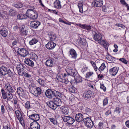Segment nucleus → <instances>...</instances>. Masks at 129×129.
<instances>
[{"label":"nucleus","mask_w":129,"mask_h":129,"mask_svg":"<svg viewBox=\"0 0 129 129\" xmlns=\"http://www.w3.org/2000/svg\"><path fill=\"white\" fill-rule=\"evenodd\" d=\"M62 95L61 93L60 96L55 97V98H54L52 100L49 101V102L47 103V105L53 109H56L58 106L61 105L62 102L60 98L62 97Z\"/></svg>","instance_id":"1"},{"label":"nucleus","mask_w":129,"mask_h":129,"mask_svg":"<svg viewBox=\"0 0 129 129\" xmlns=\"http://www.w3.org/2000/svg\"><path fill=\"white\" fill-rule=\"evenodd\" d=\"M45 94L48 98L52 99L54 96H60L61 93L53 89H48L46 90Z\"/></svg>","instance_id":"2"},{"label":"nucleus","mask_w":129,"mask_h":129,"mask_svg":"<svg viewBox=\"0 0 129 129\" xmlns=\"http://www.w3.org/2000/svg\"><path fill=\"white\" fill-rule=\"evenodd\" d=\"M26 16L32 19H37L38 16L37 11L33 9H28L26 12Z\"/></svg>","instance_id":"3"},{"label":"nucleus","mask_w":129,"mask_h":129,"mask_svg":"<svg viewBox=\"0 0 129 129\" xmlns=\"http://www.w3.org/2000/svg\"><path fill=\"white\" fill-rule=\"evenodd\" d=\"M89 117L84 118L83 122L86 127L90 129L94 125V122L91 120L92 117L89 116Z\"/></svg>","instance_id":"4"},{"label":"nucleus","mask_w":129,"mask_h":129,"mask_svg":"<svg viewBox=\"0 0 129 129\" xmlns=\"http://www.w3.org/2000/svg\"><path fill=\"white\" fill-rule=\"evenodd\" d=\"M3 98L4 100L6 99L7 101H11L13 98L12 93L6 92L3 88L1 90Z\"/></svg>","instance_id":"5"},{"label":"nucleus","mask_w":129,"mask_h":129,"mask_svg":"<svg viewBox=\"0 0 129 129\" xmlns=\"http://www.w3.org/2000/svg\"><path fill=\"white\" fill-rule=\"evenodd\" d=\"M15 113L20 124L23 126L24 125V114L19 110L16 111H15Z\"/></svg>","instance_id":"6"},{"label":"nucleus","mask_w":129,"mask_h":129,"mask_svg":"<svg viewBox=\"0 0 129 129\" xmlns=\"http://www.w3.org/2000/svg\"><path fill=\"white\" fill-rule=\"evenodd\" d=\"M94 93L93 91L88 90L85 91L83 93V97L85 100H89L93 98Z\"/></svg>","instance_id":"7"},{"label":"nucleus","mask_w":129,"mask_h":129,"mask_svg":"<svg viewBox=\"0 0 129 129\" xmlns=\"http://www.w3.org/2000/svg\"><path fill=\"white\" fill-rule=\"evenodd\" d=\"M62 117L64 122L69 125L72 124L75 122V120L73 117L70 116H64Z\"/></svg>","instance_id":"8"},{"label":"nucleus","mask_w":129,"mask_h":129,"mask_svg":"<svg viewBox=\"0 0 129 129\" xmlns=\"http://www.w3.org/2000/svg\"><path fill=\"white\" fill-rule=\"evenodd\" d=\"M102 34L100 33H98L95 32V34L93 36V38L96 41L100 44H102L103 40H102Z\"/></svg>","instance_id":"9"},{"label":"nucleus","mask_w":129,"mask_h":129,"mask_svg":"<svg viewBox=\"0 0 129 129\" xmlns=\"http://www.w3.org/2000/svg\"><path fill=\"white\" fill-rule=\"evenodd\" d=\"M66 70L68 74L72 76H75L77 73L76 70L69 67H67L66 69Z\"/></svg>","instance_id":"10"},{"label":"nucleus","mask_w":129,"mask_h":129,"mask_svg":"<svg viewBox=\"0 0 129 129\" xmlns=\"http://www.w3.org/2000/svg\"><path fill=\"white\" fill-rule=\"evenodd\" d=\"M16 69L18 74L20 75H23L24 73V69L23 65L21 64L18 65Z\"/></svg>","instance_id":"11"},{"label":"nucleus","mask_w":129,"mask_h":129,"mask_svg":"<svg viewBox=\"0 0 129 129\" xmlns=\"http://www.w3.org/2000/svg\"><path fill=\"white\" fill-rule=\"evenodd\" d=\"M119 70V67H114L110 69L109 71L110 75L112 76H114L117 74Z\"/></svg>","instance_id":"12"},{"label":"nucleus","mask_w":129,"mask_h":129,"mask_svg":"<svg viewBox=\"0 0 129 129\" xmlns=\"http://www.w3.org/2000/svg\"><path fill=\"white\" fill-rule=\"evenodd\" d=\"M19 54L21 56L25 57L29 54V52L26 49L23 48H20L19 49Z\"/></svg>","instance_id":"13"},{"label":"nucleus","mask_w":129,"mask_h":129,"mask_svg":"<svg viewBox=\"0 0 129 129\" xmlns=\"http://www.w3.org/2000/svg\"><path fill=\"white\" fill-rule=\"evenodd\" d=\"M56 45V44L52 41H49L45 45V47L48 49L52 50L53 49Z\"/></svg>","instance_id":"14"},{"label":"nucleus","mask_w":129,"mask_h":129,"mask_svg":"<svg viewBox=\"0 0 129 129\" xmlns=\"http://www.w3.org/2000/svg\"><path fill=\"white\" fill-rule=\"evenodd\" d=\"M69 56L72 58L76 59L77 57V54L75 50L73 48L71 49L68 52Z\"/></svg>","instance_id":"15"},{"label":"nucleus","mask_w":129,"mask_h":129,"mask_svg":"<svg viewBox=\"0 0 129 129\" xmlns=\"http://www.w3.org/2000/svg\"><path fill=\"white\" fill-rule=\"evenodd\" d=\"M5 88L6 90L8 92L13 93L15 91L14 90L12 86L8 83L5 84Z\"/></svg>","instance_id":"16"},{"label":"nucleus","mask_w":129,"mask_h":129,"mask_svg":"<svg viewBox=\"0 0 129 129\" xmlns=\"http://www.w3.org/2000/svg\"><path fill=\"white\" fill-rule=\"evenodd\" d=\"M83 115L80 113L76 114L75 115V117L76 121L78 122H81L83 121L84 119Z\"/></svg>","instance_id":"17"},{"label":"nucleus","mask_w":129,"mask_h":129,"mask_svg":"<svg viewBox=\"0 0 129 129\" xmlns=\"http://www.w3.org/2000/svg\"><path fill=\"white\" fill-rule=\"evenodd\" d=\"M16 92L19 96H22L25 95V90L21 87H19L17 88Z\"/></svg>","instance_id":"18"},{"label":"nucleus","mask_w":129,"mask_h":129,"mask_svg":"<svg viewBox=\"0 0 129 129\" xmlns=\"http://www.w3.org/2000/svg\"><path fill=\"white\" fill-rule=\"evenodd\" d=\"M28 117L30 119L34 121V122H37L40 119L39 116L37 114H31L29 115Z\"/></svg>","instance_id":"19"},{"label":"nucleus","mask_w":129,"mask_h":129,"mask_svg":"<svg viewBox=\"0 0 129 129\" xmlns=\"http://www.w3.org/2000/svg\"><path fill=\"white\" fill-rule=\"evenodd\" d=\"M40 22L37 21H31L30 23V26L33 28L36 29L40 25Z\"/></svg>","instance_id":"20"},{"label":"nucleus","mask_w":129,"mask_h":129,"mask_svg":"<svg viewBox=\"0 0 129 129\" xmlns=\"http://www.w3.org/2000/svg\"><path fill=\"white\" fill-rule=\"evenodd\" d=\"M79 26L82 28L87 30V31L89 32L92 30V28H93V27L90 25H86L80 24Z\"/></svg>","instance_id":"21"},{"label":"nucleus","mask_w":129,"mask_h":129,"mask_svg":"<svg viewBox=\"0 0 129 129\" xmlns=\"http://www.w3.org/2000/svg\"><path fill=\"white\" fill-rule=\"evenodd\" d=\"M30 126L31 129H40V128L39 124L35 121L32 122L30 124Z\"/></svg>","instance_id":"22"},{"label":"nucleus","mask_w":129,"mask_h":129,"mask_svg":"<svg viewBox=\"0 0 129 129\" xmlns=\"http://www.w3.org/2000/svg\"><path fill=\"white\" fill-rule=\"evenodd\" d=\"M8 70L4 66H2L0 68V77L3 75H5L7 73Z\"/></svg>","instance_id":"23"},{"label":"nucleus","mask_w":129,"mask_h":129,"mask_svg":"<svg viewBox=\"0 0 129 129\" xmlns=\"http://www.w3.org/2000/svg\"><path fill=\"white\" fill-rule=\"evenodd\" d=\"M54 7L57 9H60L62 7L60 1L59 0H56L54 3Z\"/></svg>","instance_id":"24"},{"label":"nucleus","mask_w":129,"mask_h":129,"mask_svg":"<svg viewBox=\"0 0 129 129\" xmlns=\"http://www.w3.org/2000/svg\"><path fill=\"white\" fill-rule=\"evenodd\" d=\"M24 62L26 64L31 67H33L34 65L33 61L28 58H26L25 59Z\"/></svg>","instance_id":"25"},{"label":"nucleus","mask_w":129,"mask_h":129,"mask_svg":"<svg viewBox=\"0 0 129 129\" xmlns=\"http://www.w3.org/2000/svg\"><path fill=\"white\" fill-rule=\"evenodd\" d=\"M106 58L108 60L113 62L115 61L116 59L114 57H112L109 55L108 53H107L106 55Z\"/></svg>","instance_id":"26"},{"label":"nucleus","mask_w":129,"mask_h":129,"mask_svg":"<svg viewBox=\"0 0 129 129\" xmlns=\"http://www.w3.org/2000/svg\"><path fill=\"white\" fill-rule=\"evenodd\" d=\"M0 34L3 37H6L8 34V31L5 28H3L0 30Z\"/></svg>","instance_id":"27"},{"label":"nucleus","mask_w":129,"mask_h":129,"mask_svg":"<svg viewBox=\"0 0 129 129\" xmlns=\"http://www.w3.org/2000/svg\"><path fill=\"white\" fill-rule=\"evenodd\" d=\"M45 64L47 66L50 67H52L54 66L53 61L50 59L47 60L45 62Z\"/></svg>","instance_id":"28"},{"label":"nucleus","mask_w":129,"mask_h":129,"mask_svg":"<svg viewBox=\"0 0 129 129\" xmlns=\"http://www.w3.org/2000/svg\"><path fill=\"white\" fill-rule=\"evenodd\" d=\"M73 77H74L75 79L76 83L82 82V77L79 75L77 73L76 74V76Z\"/></svg>","instance_id":"29"},{"label":"nucleus","mask_w":129,"mask_h":129,"mask_svg":"<svg viewBox=\"0 0 129 129\" xmlns=\"http://www.w3.org/2000/svg\"><path fill=\"white\" fill-rule=\"evenodd\" d=\"M60 109H62L61 112L62 113L65 115H68L69 113V109L67 107H63V108H60Z\"/></svg>","instance_id":"30"},{"label":"nucleus","mask_w":129,"mask_h":129,"mask_svg":"<svg viewBox=\"0 0 129 129\" xmlns=\"http://www.w3.org/2000/svg\"><path fill=\"white\" fill-rule=\"evenodd\" d=\"M41 88L39 87L36 88V90L35 92H33V95L37 97L39 95L41 94Z\"/></svg>","instance_id":"31"},{"label":"nucleus","mask_w":129,"mask_h":129,"mask_svg":"<svg viewBox=\"0 0 129 129\" xmlns=\"http://www.w3.org/2000/svg\"><path fill=\"white\" fill-rule=\"evenodd\" d=\"M25 26H23L20 27V31L21 34L23 35H26L28 31L25 28Z\"/></svg>","instance_id":"32"},{"label":"nucleus","mask_w":129,"mask_h":129,"mask_svg":"<svg viewBox=\"0 0 129 129\" xmlns=\"http://www.w3.org/2000/svg\"><path fill=\"white\" fill-rule=\"evenodd\" d=\"M103 1L102 0H96L94 5L96 7H100L103 5Z\"/></svg>","instance_id":"33"},{"label":"nucleus","mask_w":129,"mask_h":129,"mask_svg":"<svg viewBox=\"0 0 129 129\" xmlns=\"http://www.w3.org/2000/svg\"><path fill=\"white\" fill-rule=\"evenodd\" d=\"M98 127L99 129H104L106 127L105 123L103 121H101L99 122Z\"/></svg>","instance_id":"34"},{"label":"nucleus","mask_w":129,"mask_h":129,"mask_svg":"<svg viewBox=\"0 0 129 129\" xmlns=\"http://www.w3.org/2000/svg\"><path fill=\"white\" fill-rule=\"evenodd\" d=\"M17 18L19 20H22L25 19L26 18V15L23 14H19L17 16Z\"/></svg>","instance_id":"35"},{"label":"nucleus","mask_w":129,"mask_h":129,"mask_svg":"<svg viewBox=\"0 0 129 129\" xmlns=\"http://www.w3.org/2000/svg\"><path fill=\"white\" fill-rule=\"evenodd\" d=\"M37 82L41 86L43 87L46 86V83L44 80L42 79L39 78L38 79Z\"/></svg>","instance_id":"36"},{"label":"nucleus","mask_w":129,"mask_h":129,"mask_svg":"<svg viewBox=\"0 0 129 129\" xmlns=\"http://www.w3.org/2000/svg\"><path fill=\"white\" fill-rule=\"evenodd\" d=\"M23 5L22 3L20 2L15 3L13 4V6L17 8H21Z\"/></svg>","instance_id":"37"},{"label":"nucleus","mask_w":129,"mask_h":129,"mask_svg":"<svg viewBox=\"0 0 129 129\" xmlns=\"http://www.w3.org/2000/svg\"><path fill=\"white\" fill-rule=\"evenodd\" d=\"M30 57L31 59L35 61L38 59L37 56L33 52L30 54Z\"/></svg>","instance_id":"38"},{"label":"nucleus","mask_w":129,"mask_h":129,"mask_svg":"<svg viewBox=\"0 0 129 129\" xmlns=\"http://www.w3.org/2000/svg\"><path fill=\"white\" fill-rule=\"evenodd\" d=\"M38 41V40L36 38H33L29 42V44L31 45L36 44Z\"/></svg>","instance_id":"39"},{"label":"nucleus","mask_w":129,"mask_h":129,"mask_svg":"<svg viewBox=\"0 0 129 129\" xmlns=\"http://www.w3.org/2000/svg\"><path fill=\"white\" fill-rule=\"evenodd\" d=\"M23 105L25 109L27 110L28 109L29 110L31 107L30 105V102L29 101H26L25 103V104Z\"/></svg>","instance_id":"40"},{"label":"nucleus","mask_w":129,"mask_h":129,"mask_svg":"<svg viewBox=\"0 0 129 129\" xmlns=\"http://www.w3.org/2000/svg\"><path fill=\"white\" fill-rule=\"evenodd\" d=\"M68 88L69 90L71 92L74 93L76 91V89L72 86H69Z\"/></svg>","instance_id":"41"},{"label":"nucleus","mask_w":129,"mask_h":129,"mask_svg":"<svg viewBox=\"0 0 129 129\" xmlns=\"http://www.w3.org/2000/svg\"><path fill=\"white\" fill-rule=\"evenodd\" d=\"M49 120L54 125H56L57 124V122L56 118H49Z\"/></svg>","instance_id":"42"},{"label":"nucleus","mask_w":129,"mask_h":129,"mask_svg":"<svg viewBox=\"0 0 129 129\" xmlns=\"http://www.w3.org/2000/svg\"><path fill=\"white\" fill-rule=\"evenodd\" d=\"M78 7L79 9V12L81 13H82L83 12V4L82 3H79L78 5Z\"/></svg>","instance_id":"43"},{"label":"nucleus","mask_w":129,"mask_h":129,"mask_svg":"<svg viewBox=\"0 0 129 129\" xmlns=\"http://www.w3.org/2000/svg\"><path fill=\"white\" fill-rule=\"evenodd\" d=\"M7 74L11 78L13 77L14 75V72L10 69L8 70Z\"/></svg>","instance_id":"44"},{"label":"nucleus","mask_w":129,"mask_h":129,"mask_svg":"<svg viewBox=\"0 0 129 129\" xmlns=\"http://www.w3.org/2000/svg\"><path fill=\"white\" fill-rule=\"evenodd\" d=\"M121 109L118 107H116L114 110V113L116 115H118L121 112Z\"/></svg>","instance_id":"45"},{"label":"nucleus","mask_w":129,"mask_h":129,"mask_svg":"<svg viewBox=\"0 0 129 129\" xmlns=\"http://www.w3.org/2000/svg\"><path fill=\"white\" fill-rule=\"evenodd\" d=\"M80 44L82 45H85L86 44V40L84 38H80Z\"/></svg>","instance_id":"46"},{"label":"nucleus","mask_w":129,"mask_h":129,"mask_svg":"<svg viewBox=\"0 0 129 129\" xmlns=\"http://www.w3.org/2000/svg\"><path fill=\"white\" fill-rule=\"evenodd\" d=\"M106 66L104 63H103L99 67L98 70L100 72L102 71L105 69Z\"/></svg>","instance_id":"47"},{"label":"nucleus","mask_w":129,"mask_h":129,"mask_svg":"<svg viewBox=\"0 0 129 129\" xmlns=\"http://www.w3.org/2000/svg\"><path fill=\"white\" fill-rule=\"evenodd\" d=\"M124 79V78L123 75H120L118 79V81H119V82H118L119 84H120L122 83Z\"/></svg>","instance_id":"48"},{"label":"nucleus","mask_w":129,"mask_h":129,"mask_svg":"<svg viewBox=\"0 0 129 129\" xmlns=\"http://www.w3.org/2000/svg\"><path fill=\"white\" fill-rule=\"evenodd\" d=\"M93 74V72H87L86 74V78H89L92 76Z\"/></svg>","instance_id":"49"},{"label":"nucleus","mask_w":129,"mask_h":129,"mask_svg":"<svg viewBox=\"0 0 129 129\" xmlns=\"http://www.w3.org/2000/svg\"><path fill=\"white\" fill-rule=\"evenodd\" d=\"M16 11L14 9H10L9 11V14L11 16H14L16 14Z\"/></svg>","instance_id":"50"},{"label":"nucleus","mask_w":129,"mask_h":129,"mask_svg":"<svg viewBox=\"0 0 129 129\" xmlns=\"http://www.w3.org/2000/svg\"><path fill=\"white\" fill-rule=\"evenodd\" d=\"M56 77L57 80L61 82H63L64 79L63 78V77L60 75H57Z\"/></svg>","instance_id":"51"},{"label":"nucleus","mask_w":129,"mask_h":129,"mask_svg":"<svg viewBox=\"0 0 129 129\" xmlns=\"http://www.w3.org/2000/svg\"><path fill=\"white\" fill-rule=\"evenodd\" d=\"M51 41H53L55 40L56 38V36L55 34H52L51 37H50Z\"/></svg>","instance_id":"52"},{"label":"nucleus","mask_w":129,"mask_h":129,"mask_svg":"<svg viewBox=\"0 0 129 129\" xmlns=\"http://www.w3.org/2000/svg\"><path fill=\"white\" fill-rule=\"evenodd\" d=\"M1 114L3 115L5 112V106L4 105H2L1 107Z\"/></svg>","instance_id":"53"},{"label":"nucleus","mask_w":129,"mask_h":129,"mask_svg":"<svg viewBox=\"0 0 129 129\" xmlns=\"http://www.w3.org/2000/svg\"><path fill=\"white\" fill-rule=\"evenodd\" d=\"M119 61H121L123 63L125 64H127L128 62L124 58H121L119 59Z\"/></svg>","instance_id":"54"},{"label":"nucleus","mask_w":129,"mask_h":129,"mask_svg":"<svg viewBox=\"0 0 129 129\" xmlns=\"http://www.w3.org/2000/svg\"><path fill=\"white\" fill-rule=\"evenodd\" d=\"M108 99L107 98H105L103 100V106H104L107 105L108 103Z\"/></svg>","instance_id":"55"},{"label":"nucleus","mask_w":129,"mask_h":129,"mask_svg":"<svg viewBox=\"0 0 129 129\" xmlns=\"http://www.w3.org/2000/svg\"><path fill=\"white\" fill-rule=\"evenodd\" d=\"M100 88L101 89L103 90V91L105 92L106 90V87L104 86V85L103 84L101 83L100 84Z\"/></svg>","instance_id":"56"},{"label":"nucleus","mask_w":129,"mask_h":129,"mask_svg":"<svg viewBox=\"0 0 129 129\" xmlns=\"http://www.w3.org/2000/svg\"><path fill=\"white\" fill-rule=\"evenodd\" d=\"M88 69V67L86 66H83L82 69V71L83 73H84Z\"/></svg>","instance_id":"57"},{"label":"nucleus","mask_w":129,"mask_h":129,"mask_svg":"<svg viewBox=\"0 0 129 129\" xmlns=\"http://www.w3.org/2000/svg\"><path fill=\"white\" fill-rule=\"evenodd\" d=\"M91 111V109L88 108H86L85 110V112L87 113H90Z\"/></svg>","instance_id":"58"},{"label":"nucleus","mask_w":129,"mask_h":129,"mask_svg":"<svg viewBox=\"0 0 129 129\" xmlns=\"http://www.w3.org/2000/svg\"><path fill=\"white\" fill-rule=\"evenodd\" d=\"M20 27H19L18 26H16L13 27V29L15 31H18L19 29H20Z\"/></svg>","instance_id":"59"},{"label":"nucleus","mask_w":129,"mask_h":129,"mask_svg":"<svg viewBox=\"0 0 129 129\" xmlns=\"http://www.w3.org/2000/svg\"><path fill=\"white\" fill-rule=\"evenodd\" d=\"M111 111L110 110V109L109 110H108L107 111H106L105 113V114L107 116H108L110 114H111Z\"/></svg>","instance_id":"60"},{"label":"nucleus","mask_w":129,"mask_h":129,"mask_svg":"<svg viewBox=\"0 0 129 129\" xmlns=\"http://www.w3.org/2000/svg\"><path fill=\"white\" fill-rule=\"evenodd\" d=\"M121 4L124 5H125L127 3L124 0H120Z\"/></svg>","instance_id":"61"},{"label":"nucleus","mask_w":129,"mask_h":129,"mask_svg":"<svg viewBox=\"0 0 129 129\" xmlns=\"http://www.w3.org/2000/svg\"><path fill=\"white\" fill-rule=\"evenodd\" d=\"M24 76L25 77L27 78H30L31 77V75L26 72L24 73Z\"/></svg>","instance_id":"62"},{"label":"nucleus","mask_w":129,"mask_h":129,"mask_svg":"<svg viewBox=\"0 0 129 129\" xmlns=\"http://www.w3.org/2000/svg\"><path fill=\"white\" fill-rule=\"evenodd\" d=\"M69 81L68 79H64L63 80V82H62V83H64L65 84H67L69 83Z\"/></svg>","instance_id":"63"},{"label":"nucleus","mask_w":129,"mask_h":129,"mask_svg":"<svg viewBox=\"0 0 129 129\" xmlns=\"http://www.w3.org/2000/svg\"><path fill=\"white\" fill-rule=\"evenodd\" d=\"M126 126L129 128V120L126 121L125 122Z\"/></svg>","instance_id":"64"}]
</instances>
